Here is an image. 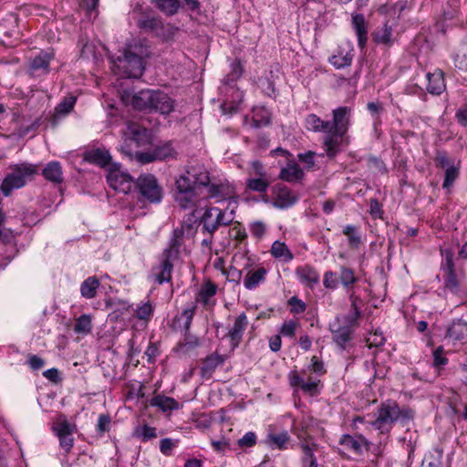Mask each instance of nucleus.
<instances>
[{"mask_svg": "<svg viewBox=\"0 0 467 467\" xmlns=\"http://www.w3.org/2000/svg\"><path fill=\"white\" fill-rule=\"evenodd\" d=\"M150 56L146 41L133 40L126 44L122 54L113 60V65L127 78H139L145 69V58Z\"/></svg>", "mask_w": 467, "mask_h": 467, "instance_id": "nucleus-1", "label": "nucleus"}, {"mask_svg": "<svg viewBox=\"0 0 467 467\" xmlns=\"http://www.w3.org/2000/svg\"><path fill=\"white\" fill-rule=\"evenodd\" d=\"M134 109L146 113L167 115L174 109V100L161 90L142 89L131 98Z\"/></svg>", "mask_w": 467, "mask_h": 467, "instance_id": "nucleus-2", "label": "nucleus"}, {"mask_svg": "<svg viewBox=\"0 0 467 467\" xmlns=\"http://www.w3.org/2000/svg\"><path fill=\"white\" fill-rule=\"evenodd\" d=\"M413 417L414 412L411 409L400 408L396 401L388 400L379 405L371 425L381 434H386L390 432L393 424L397 421L400 420L402 423H406Z\"/></svg>", "mask_w": 467, "mask_h": 467, "instance_id": "nucleus-3", "label": "nucleus"}, {"mask_svg": "<svg viewBox=\"0 0 467 467\" xmlns=\"http://www.w3.org/2000/svg\"><path fill=\"white\" fill-rule=\"evenodd\" d=\"M9 170L0 187L5 196H9L14 189H19L31 181L37 172V166L22 162L11 165Z\"/></svg>", "mask_w": 467, "mask_h": 467, "instance_id": "nucleus-4", "label": "nucleus"}, {"mask_svg": "<svg viewBox=\"0 0 467 467\" xmlns=\"http://www.w3.org/2000/svg\"><path fill=\"white\" fill-rule=\"evenodd\" d=\"M133 14L136 25L140 31L158 37H165L166 26L152 9H143L140 5H137L133 9Z\"/></svg>", "mask_w": 467, "mask_h": 467, "instance_id": "nucleus-5", "label": "nucleus"}, {"mask_svg": "<svg viewBox=\"0 0 467 467\" xmlns=\"http://www.w3.org/2000/svg\"><path fill=\"white\" fill-rule=\"evenodd\" d=\"M121 151L142 163L147 164L156 161H170L176 160L178 157V151L173 147L171 141L161 142L158 145H155L150 150L148 151H136L134 154L127 149V147L123 146L121 148Z\"/></svg>", "mask_w": 467, "mask_h": 467, "instance_id": "nucleus-6", "label": "nucleus"}, {"mask_svg": "<svg viewBox=\"0 0 467 467\" xmlns=\"http://www.w3.org/2000/svg\"><path fill=\"white\" fill-rule=\"evenodd\" d=\"M135 191L140 194L139 200H146L150 202H160L162 199V188L152 174H141L135 181Z\"/></svg>", "mask_w": 467, "mask_h": 467, "instance_id": "nucleus-7", "label": "nucleus"}, {"mask_svg": "<svg viewBox=\"0 0 467 467\" xmlns=\"http://www.w3.org/2000/svg\"><path fill=\"white\" fill-rule=\"evenodd\" d=\"M126 141H133L138 147H145L152 144V133L150 130L142 125L129 121L122 130Z\"/></svg>", "mask_w": 467, "mask_h": 467, "instance_id": "nucleus-8", "label": "nucleus"}, {"mask_svg": "<svg viewBox=\"0 0 467 467\" xmlns=\"http://www.w3.org/2000/svg\"><path fill=\"white\" fill-rule=\"evenodd\" d=\"M445 272L444 287L446 290L452 294L458 295L463 292V278L458 275L454 270V264L452 254L448 253L445 258V265L443 267Z\"/></svg>", "mask_w": 467, "mask_h": 467, "instance_id": "nucleus-9", "label": "nucleus"}, {"mask_svg": "<svg viewBox=\"0 0 467 467\" xmlns=\"http://www.w3.org/2000/svg\"><path fill=\"white\" fill-rule=\"evenodd\" d=\"M275 195L273 206L278 209H287L298 201V195L282 183H276L272 188Z\"/></svg>", "mask_w": 467, "mask_h": 467, "instance_id": "nucleus-10", "label": "nucleus"}, {"mask_svg": "<svg viewBox=\"0 0 467 467\" xmlns=\"http://www.w3.org/2000/svg\"><path fill=\"white\" fill-rule=\"evenodd\" d=\"M107 181L111 188L123 193L130 192L135 185L132 177L119 169H110L107 175Z\"/></svg>", "mask_w": 467, "mask_h": 467, "instance_id": "nucleus-11", "label": "nucleus"}, {"mask_svg": "<svg viewBox=\"0 0 467 467\" xmlns=\"http://www.w3.org/2000/svg\"><path fill=\"white\" fill-rule=\"evenodd\" d=\"M333 119L329 121L330 132L347 134L351 117V109L347 106L338 107L332 111Z\"/></svg>", "mask_w": 467, "mask_h": 467, "instance_id": "nucleus-12", "label": "nucleus"}, {"mask_svg": "<svg viewBox=\"0 0 467 467\" xmlns=\"http://www.w3.org/2000/svg\"><path fill=\"white\" fill-rule=\"evenodd\" d=\"M53 58L54 53L52 51H40V53L30 61L29 74L31 76L48 74L50 71V62Z\"/></svg>", "mask_w": 467, "mask_h": 467, "instance_id": "nucleus-13", "label": "nucleus"}, {"mask_svg": "<svg viewBox=\"0 0 467 467\" xmlns=\"http://www.w3.org/2000/svg\"><path fill=\"white\" fill-rule=\"evenodd\" d=\"M339 443L358 455H361L364 451H369L371 445L370 441L361 434L357 436L343 434Z\"/></svg>", "mask_w": 467, "mask_h": 467, "instance_id": "nucleus-14", "label": "nucleus"}, {"mask_svg": "<svg viewBox=\"0 0 467 467\" xmlns=\"http://www.w3.org/2000/svg\"><path fill=\"white\" fill-rule=\"evenodd\" d=\"M248 325L247 316L241 313L235 319L234 327L229 330L227 337L230 338L232 350L236 348L243 338V334Z\"/></svg>", "mask_w": 467, "mask_h": 467, "instance_id": "nucleus-15", "label": "nucleus"}, {"mask_svg": "<svg viewBox=\"0 0 467 467\" xmlns=\"http://www.w3.org/2000/svg\"><path fill=\"white\" fill-rule=\"evenodd\" d=\"M351 25L358 37V45L364 49L368 41V24L362 14H352Z\"/></svg>", "mask_w": 467, "mask_h": 467, "instance_id": "nucleus-16", "label": "nucleus"}, {"mask_svg": "<svg viewBox=\"0 0 467 467\" xmlns=\"http://www.w3.org/2000/svg\"><path fill=\"white\" fill-rule=\"evenodd\" d=\"M186 173L195 183V186H208L210 182L209 171L203 164L196 163L186 167Z\"/></svg>", "mask_w": 467, "mask_h": 467, "instance_id": "nucleus-17", "label": "nucleus"}, {"mask_svg": "<svg viewBox=\"0 0 467 467\" xmlns=\"http://www.w3.org/2000/svg\"><path fill=\"white\" fill-rule=\"evenodd\" d=\"M162 256L163 259L161 265L153 269L154 278L159 284L170 282L171 280V272L173 269L171 260L176 258V256H168L165 253L162 254Z\"/></svg>", "mask_w": 467, "mask_h": 467, "instance_id": "nucleus-18", "label": "nucleus"}, {"mask_svg": "<svg viewBox=\"0 0 467 467\" xmlns=\"http://www.w3.org/2000/svg\"><path fill=\"white\" fill-rule=\"evenodd\" d=\"M326 137L323 141V148L328 158H334L340 150V145L343 138L346 134L337 133V131H331L326 133Z\"/></svg>", "mask_w": 467, "mask_h": 467, "instance_id": "nucleus-19", "label": "nucleus"}, {"mask_svg": "<svg viewBox=\"0 0 467 467\" xmlns=\"http://www.w3.org/2000/svg\"><path fill=\"white\" fill-rule=\"evenodd\" d=\"M426 78L429 82L426 88L429 93L440 95L445 90L444 73L441 69H436L432 73L429 72Z\"/></svg>", "mask_w": 467, "mask_h": 467, "instance_id": "nucleus-20", "label": "nucleus"}, {"mask_svg": "<svg viewBox=\"0 0 467 467\" xmlns=\"http://www.w3.org/2000/svg\"><path fill=\"white\" fill-rule=\"evenodd\" d=\"M83 158L88 162L100 167L107 166L111 161V156L109 151L100 148L86 150L83 154Z\"/></svg>", "mask_w": 467, "mask_h": 467, "instance_id": "nucleus-21", "label": "nucleus"}, {"mask_svg": "<svg viewBox=\"0 0 467 467\" xmlns=\"http://www.w3.org/2000/svg\"><path fill=\"white\" fill-rule=\"evenodd\" d=\"M207 187V198L223 201L231 198L234 194L233 187L228 183H210Z\"/></svg>", "mask_w": 467, "mask_h": 467, "instance_id": "nucleus-22", "label": "nucleus"}, {"mask_svg": "<svg viewBox=\"0 0 467 467\" xmlns=\"http://www.w3.org/2000/svg\"><path fill=\"white\" fill-rule=\"evenodd\" d=\"M267 275V270L260 266L255 270H249L245 275L244 285L247 290L256 288L262 282L265 281Z\"/></svg>", "mask_w": 467, "mask_h": 467, "instance_id": "nucleus-23", "label": "nucleus"}, {"mask_svg": "<svg viewBox=\"0 0 467 467\" xmlns=\"http://www.w3.org/2000/svg\"><path fill=\"white\" fill-rule=\"evenodd\" d=\"M43 177L55 184H60L63 182V171L62 167L58 161H51L42 171Z\"/></svg>", "mask_w": 467, "mask_h": 467, "instance_id": "nucleus-24", "label": "nucleus"}, {"mask_svg": "<svg viewBox=\"0 0 467 467\" xmlns=\"http://www.w3.org/2000/svg\"><path fill=\"white\" fill-rule=\"evenodd\" d=\"M224 361L225 358L216 353L206 357L202 361V366L201 367V376L202 378H210L216 368L223 365Z\"/></svg>", "mask_w": 467, "mask_h": 467, "instance_id": "nucleus-25", "label": "nucleus"}, {"mask_svg": "<svg viewBox=\"0 0 467 467\" xmlns=\"http://www.w3.org/2000/svg\"><path fill=\"white\" fill-rule=\"evenodd\" d=\"M305 176L304 171L297 163L287 164L280 171L279 178L288 182H300Z\"/></svg>", "mask_w": 467, "mask_h": 467, "instance_id": "nucleus-26", "label": "nucleus"}, {"mask_svg": "<svg viewBox=\"0 0 467 467\" xmlns=\"http://www.w3.org/2000/svg\"><path fill=\"white\" fill-rule=\"evenodd\" d=\"M349 294L348 298L351 304V309L353 314L348 315L346 318L348 324H356L357 320L361 317V307L364 305V300L360 295L357 293L355 289L348 292Z\"/></svg>", "mask_w": 467, "mask_h": 467, "instance_id": "nucleus-27", "label": "nucleus"}, {"mask_svg": "<svg viewBox=\"0 0 467 467\" xmlns=\"http://www.w3.org/2000/svg\"><path fill=\"white\" fill-rule=\"evenodd\" d=\"M185 234V225H182L173 231L172 237L170 241L169 247L164 250L163 253L168 256H176L179 254L181 245L182 244V239Z\"/></svg>", "mask_w": 467, "mask_h": 467, "instance_id": "nucleus-28", "label": "nucleus"}, {"mask_svg": "<svg viewBox=\"0 0 467 467\" xmlns=\"http://www.w3.org/2000/svg\"><path fill=\"white\" fill-rule=\"evenodd\" d=\"M329 120H323L316 114H309L306 119V127L314 132L330 133Z\"/></svg>", "mask_w": 467, "mask_h": 467, "instance_id": "nucleus-29", "label": "nucleus"}, {"mask_svg": "<svg viewBox=\"0 0 467 467\" xmlns=\"http://www.w3.org/2000/svg\"><path fill=\"white\" fill-rule=\"evenodd\" d=\"M337 275L338 283L343 285L347 292L355 289L354 285L357 283L358 277L351 268L342 265L339 267Z\"/></svg>", "mask_w": 467, "mask_h": 467, "instance_id": "nucleus-30", "label": "nucleus"}, {"mask_svg": "<svg viewBox=\"0 0 467 467\" xmlns=\"http://www.w3.org/2000/svg\"><path fill=\"white\" fill-rule=\"evenodd\" d=\"M348 326L339 327L337 329L331 330L333 334V341L342 349L346 348V345L351 340L353 330Z\"/></svg>", "mask_w": 467, "mask_h": 467, "instance_id": "nucleus-31", "label": "nucleus"}, {"mask_svg": "<svg viewBox=\"0 0 467 467\" xmlns=\"http://www.w3.org/2000/svg\"><path fill=\"white\" fill-rule=\"evenodd\" d=\"M296 274L299 279L309 286H313L319 282V274L310 265L298 267L296 269Z\"/></svg>", "mask_w": 467, "mask_h": 467, "instance_id": "nucleus-32", "label": "nucleus"}, {"mask_svg": "<svg viewBox=\"0 0 467 467\" xmlns=\"http://www.w3.org/2000/svg\"><path fill=\"white\" fill-rule=\"evenodd\" d=\"M446 337L455 340L462 341L467 338V322L458 320L453 322L448 328Z\"/></svg>", "mask_w": 467, "mask_h": 467, "instance_id": "nucleus-33", "label": "nucleus"}, {"mask_svg": "<svg viewBox=\"0 0 467 467\" xmlns=\"http://www.w3.org/2000/svg\"><path fill=\"white\" fill-rule=\"evenodd\" d=\"M151 4L168 16L177 14L181 6L180 0H151Z\"/></svg>", "mask_w": 467, "mask_h": 467, "instance_id": "nucleus-34", "label": "nucleus"}, {"mask_svg": "<svg viewBox=\"0 0 467 467\" xmlns=\"http://www.w3.org/2000/svg\"><path fill=\"white\" fill-rule=\"evenodd\" d=\"M217 289L218 286L215 283L211 280L205 281L196 296V301L207 305L210 298L215 296Z\"/></svg>", "mask_w": 467, "mask_h": 467, "instance_id": "nucleus-35", "label": "nucleus"}, {"mask_svg": "<svg viewBox=\"0 0 467 467\" xmlns=\"http://www.w3.org/2000/svg\"><path fill=\"white\" fill-rule=\"evenodd\" d=\"M150 404L160 408L164 412L179 409V403L173 398L162 395L152 398Z\"/></svg>", "mask_w": 467, "mask_h": 467, "instance_id": "nucleus-36", "label": "nucleus"}, {"mask_svg": "<svg viewBox=\"0 0 467 467\" xmlns=\"http://www.w3.org/2000/svg\"><path fill=\"white\" fill-rule=\"evenodd\" d=\"M99 285L100 282L96 276L87 278L80 285L81 296L88 299L94 298Z\"/></svg>", "mask_w": 467, "mask_h": 467, "instance_id": "nucleus-37", "label": "nucleus"}, {"mask_svg": "<svg viewBox=\"0 0 467 467\" xmlns=\"http://www.w3.org/2000/svg\"><path fill=\"white\" fill-rule=\"evenodd\" d=\"M52 430L57 437L72 435L76 431V425L69 423L65 416H59Z\"/></svg>", "mask_w": 467, "mask_h": 467, "instance_id": "nucleus-38", "label": "nucleus"}, {"mask_svg": "<svg viewBox=\"0 0 467 467\" xmlns=\"http://www.w3.org/2000/svg\"><path fill=\"white\" fill-rule=\"evenodd\" d=\"M271 184L270 177H254L246 181V188L259 193L265 192Z\"/></svg>", "mask_w": 467, "mask_h": 467, "instance_id": "nucleus-39", "label": "nucleus"}, {"mask_svg": "<svg viewBox=\"0 0 467 467\" xmlns=\"http://www.w3.org/2000/svg\"><path fill=\"white\" fill-rule=\"evenodd\" d=\"M175 202L183 209L193 208L196 206L197 194L193 192H177L175 194Z\"/></svg>", "mask_w": 467, "mask_h": 467, "instance_id": "nucleus-40", "label": "nucleus"}, {"mask_svg": "<svg viewBox=\"0 0 467 467\" xmlns=\"http://www.w3.org/2000/svg\"><path fill=\"white\" fill-rule=\"evenodd\" d=\"M200 345L199 338L191 334L190 332H184V338L177 345L178 351L186 354L195 349Z\"/></svg>", "mask_w": 467, "mask_h": 467, "instance_id": "nucleus-41", "label": "nucleus"}, {"mask_svg": "<svg viewBox=\"0 0 467 467\" xmlns=\"http://www.w3.org/2000/svg\"><path fill=\"white\" fill-rule=\"evenodd\" d=\"M271 253L275 258L283 257L285 261L293 259V254L285 243L275 241L272 244Z\"/></svg>", "mask_w": 467, "mask_h": 467, "instance_id": "nucleus-42", "label": "nucleus"}, {"mask_svg": "<svg viewBox=\"0 0 467 467\" xmlns=\"http://www.w3.org/2000/svg\"><path fill=\"white\" fill-rule=\"evenodd\" d=\"M175 186L177 192H184L185 193H187V192L196 191L198 188L195 186V183H193V181L186 172L180 175L179 178L176 179Z\"/></svg>", "mask_w": 467, "mask_h": 467, "instance_id": "nucleus-43", "label": "nucleus"}, {"mask_svg": "<svg viewBox=\"0 0 467 467\" xmlns=\"http://www.w3.org/2000/svg\"><path fill=\"white\" fill-rule=\"evenodd\" d=\"M352 58L353 55L350 52H348L345 55H343V53L339 51L338 54L330 57L329 62L336 68L339 69L350 66L352 63Z\"/></svg>", "mask_w": 467, "mask_h": 467, "instance_id": "nucleus-44", "label": "nucleus"}, {"mask_svg": "<svg viewBox=\"0 0 467 467\" xmlns=\"http://www.w3.org/2000/svg\"><path fill=\"white\" fill-rule=\"evenodd\" d=\"M133 436L141 439L143 441H147L157 437L156 429L147 424L137 426L134 429Z\"/></svg>", "mask_w": 467, "mask_h": 467, "instance_id": "nucleus-45", "label": "nucleus"}, {"mask_svg": "<svg viewBox=\"0 0 467 467\" xmlns=\"http://www.w3.org/2000/svg\"><path fill=\"white\" fill-rule=\"evenodd\" d=\"M343 234L348 236V245L351 248H358L361 244V237L358 233L357 227L354 225H347L343 229Z\"/></svg>", "mask_w": 467, "mask_h": 467, "instance_id": "nucleus-46", "label": "nucleus"}, {"mask_svg": "<svg viewBox=\"0 0 467 467\" xmlns=\"http://www.w3.org/2000/svg\"><path fill=\"white\" fill-rule=\"evenodd\" d=\"M460 174L459 167L455 165H451L445 170L444 181L442 183V187L447 191H450L454 182L457 180Z\"/></svg>", "mask_w": 467, "mask_h": 467, "instance_id": "nucleus-47", "label": "nucleus"}, {"mask_svg": "<svg viewBox=\"0 0 467 467\" xmlns=\"http://www.w3.org/2000/svg\"><path fill=\"white\" fill-rule=\"evenodd\" d=\"M76 100L77 99L74 96L65 97L55 108L56 115H67L73 109Z\"/></svg>", "mask_w": 467, "mask_h": 467, "instance_id": "nucleus-48", "label": "nucleus"}, {"mask_svg": "<svg viewBox=\"0 0 467 467\" xmlns=\"http://www.w3.org/2000/svg\"><path fill=\"white\" fill-rule=\"evenodd\" d=\"M92 328L91 317L88 315H81L75 323L74 330L77 333L87 334Z\"/></svg>", "mask_w": 467, "mask_h": 467, "instance_id": "nucleus-49", "label": "nucleus"}, {"mask_svg": "<svg viewBox=\"0 0 467 467\" xmlns=\"http://www.w3.org/2000/svg\"><path fill=\"white\" fill-rule=\"evenodd\" d=\"M213 210H205L203 215L201 218V223H202V234H208L213 236L216 232V226L213 224Z\"/></svg>", "mask_w": 467, "mask_h": 467, "instance_id": "nucleus-50", "label": "nucleus"}, {"mask_svg": "<svg viewBox=\"0 0 467 467\" xmlns=\"http://www.w3.org/2000/svg\"><path fill=\"white\" fill-rule=\"evenodd\" d=\"M243 72L244 68L241 64V61L234 60L231 65V72L227 74V76L224 78L225 83L229 84L230 82L236 81L242 77Z\"/></svg>", "mask_w": 467, "mask_h": 467, "instance_id": "nucleus-51", "label": "nucleus"}, {"mask_svg": "<svg viewBox=\"0 0 467 467\" xmlns=\"http://www.w3.org/2000/svg\"><path fill=\"white\" fill-rule=\"evenodd\" d=\"M317 446L315 443L309 444V443L306 442V443L301 444V449L303 451L302 464L310 462L312 461L313 462L317 461V458L314 453V451L317 450Z\"/></svg>", "mask_w": 467, "mask_h": 467, "instance_id": "nucleus-52", "label": "nucleus"}, {"mask_svg": "<svg viewBox=\"0 0 467 467\" xmlns=\"http://www.w3.org/2000/svg\"><path fill=\"white\" fill-rule=\"evenodd\" d=\"M434 164L437 168L447 169L451 165H454L453 161L448 158L445 151L438 150L433 158Z\"/></svg>", "mask_w": 467, "mask_h": 467, "instance_id": "nucleus-53", "label": "nucleus"}, {"mask_svg": "<svg viewBox=\"0 0 467 467\" xmlns=\"http://www.w3.org/2000/svg\"><path fill=\"white\" fill-rule=\"evenodd\" d=\"M287 303L290 306V312L294 315L302 314L306 309V303L297 296L290 297Z\"/></svg>", "mask_w": 467, "mask_h": 467, "instance_id": "nucleus-54", "label": "nucleus"}, {"mask_svg": "<svg viewBox=\"0 0 467 467\" xmlns=\"http://www.w3.org/2000/svg\"><path fill=\"white\" fill-rule=\"evenodd\" d=\"M208 210H213V213H217L216 219L219 221V223L223 224V226L230 225L234 219L233 212H231L230 214H226L225 211H223L217 207H212Z\"/></svg>", "mask_w": 467, "mask_h": 467, "instance_id": "nucleus-55", "label": "nucleus"}, {"mask_svg": "<svg viewBox=\"0 0 467 467\" xmlns=\"http://www.w3.org/2000/svg\"><path fill=\"white\" fill-rule=\"evenodd\" d=\"M269 440L278 449L283 450L285 448V444L289 441V435L285 431L278 434H271L269 435Z\"/></svg>", "mask_w": 467, "mask_h": 467, "instance_id": "nucleus-56", "label": "nucleus"}, {"mask_svg": "<svg viewBox=\"0 0 467 467\" xmlns=\"http://www.w3.org/2000/svg\"><path fill=\"white\" fill-rule=\"evenodd\" d=\"M391 36L392 27L389 26L388 23H385L382 28V32L376 36V41L385 45H389L391 44Z\"/></svg>", "mask_w": 467, "mask_h": 467, "instance_id": "nucleus-57", "label": "nucleus"}, {"mask_svg": "<svg viewBox=\"0 0 467 467\" xmlns=\"http://www.w3.org/2000/svg\"><path fill=\"white\" fill-rule=\"evenodd\" d=\"M367 343L369 348L380 347L384 345L385 337L382 332L376 330L374 333H371L369 337L367 338Z\"/></svg>", "mask_w": 467, "mask_h": 467, "instance_id": "nucleus-58", "label": "nucleus"}, {"mask_svg": "<svg viewBox=\"0 0 467 467\" xmlns=\"http://www.w3.org/2000/svg\"><path fill=\"white\" fill-rule=\"evenodd\" d=\"M338 275L336 272L327 271L324 276V285L327 288L336 289L338 286Z\"/></svg>", "mask_w": 467, "mask_h": 467, "instance_id": "nucleus-59", "label": "nucleus"}, {"mask_svg": "<svg viewBox=\"0 0 467 467\" xmlns=\"http://www.w3.org/2000/svg\"><path fill=\"white\" fill-rule=\"evenodd\" d=\"M110 417L108 414H101L99 417L98 424H97V431L100 435L104 434L106 431H109V424H110Z\"/></svg>", "mask_w": 467, "mask_h": 467, "instance_id": "nucleus-60", "label": "nucleus"}, {"mask_svg": "<svg viewBox=\"0 0 467 467\" xmlns=\"http://www.w3.org/2000/svg\"><path fill=\"white\" fill-rule=\"evenodd\" d=\"M448 363V358L443 355V348L439 347L433 351V365L437 368L442 367Z\"/></svg>", "mask_w": 467, "mask_h": 467, "instance_id": "nucleus-61", "label": "nucleus"}, {"mask_svg": "<svg viewBox=\"0 0 467 467\" xmlns=\"http://www.w3.org/2000/svg\"><path fill=\"white\" fill-rule=\"evenodd\" d=\"M256 442V436L254 432L249 431L245 433L239 441L238 445L240 447H252Z\"/></svg>", "mask_w": 467, "mask_h": 467, "instance_id": "nucleus-62", "label": "nucleus"}, {"mask_svg": "<svg viewBox=\"0 0 467 467\" xmlns=\"http://www.w3.org/2000/svg\"><path fill=\"white\" fill-rule=\"evenodd\" d=\"M296 322L290 320L288 322H285L280 329V333L286 337H294L296 334Z\"/></svg>", "mask_w": 467, "mask_h": 467, "instance_id": "nucleus-63", "label": "nucleus"}, {"mask_svg": "<svg viewBox=\"0 0 467 467\" xmlns=\"http://www.w3.org/2000/svg\"><path fill=\"white\" fill-rule=\"evenodd\" d=\"M455 118L460 125L467 127V103L456 111Z\"/></svg>", "mask_w": 467, "mask_h": 467, "instance_id": "nucleus-64", "label": "nucleus"}]
</instances>
